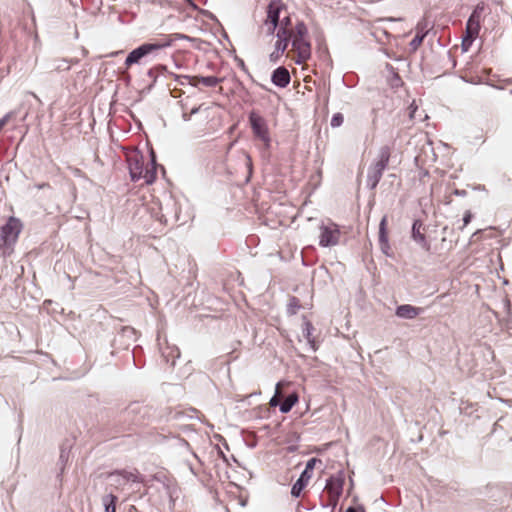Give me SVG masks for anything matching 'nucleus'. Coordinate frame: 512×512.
<instances>
[{
  "instance_id": "39448f33",
  "label": "nucleus",
  "mask_w": 512,
  "mask_h": 512,
  "mask_svg": "<svg viewBox=\"0 0 512 512\" xmlns=\"http://www.w3.org/2000/svg\"><path fill=\"white\" fill-rule=\"evenodd\" d=\"M169 45L170 42L144 43L138 48L131 51L124 62V70L122 71L123 78L127 80L130 79L128 70L131 68L132 65L140 64L145 56L156 51H159L160 49L167 47Z\"/></svg>"
},
{
  "instance_id": "a878e982",
  "label": "nucleus",
  "mask_w": 512,
  "mask_h": 512,
  "mask_svg": "<svg viewBox=\"0 0 512 512\" xmlns=\"http://www.w3.org/2000/svg\"><path fill=\"white\" fill-rule=\"evenodd\" d=\"M298 402V396L295 393H290V410Z\"/></svg>"
},
{
  "instance_id": "473e14b6",
  "label": "nucleus",
  "mask_w": 512,
  "mask_h": 512,
  "mask_svg": "<svg viewBox=\"0 0 512 512\" xmlns=\"http://www.w3.org/2000/svg\"><path fill=\"white\" fill-rule=\"evenodd\" d=\"M294 300H295L294 298H293V299H290V302H289V305H290V306L294 305V303H293V302H294Z\"/></svg>"
},
{
  "instance_id": "9d476101",
  "label": "nucleus",
  "mask_w": 512,
  "mask_h": 512,
  "mask_svg": "<svg viewBox=\"0 0 512 512\" xmlns=\"http://www.w3.org/2000/svg\"><path fill=\"white\" fill-rule=\"evenodd\" d=\"M483 9L484 6L478 4L469 17L466 25V36L463 38V46L470 45L472 41L478 36Z\"/></svg>"
},
{
  "instance_id": "4468645a",
  "label": "nucleus",
  "mask_w": 512,
  "mask_h": 512,
  "mask_svg": "<svg viewBox=\"0 0 512 512\" xmlns=\"http://www.w3.org/2000/svg\"><path fill=\"white\" fill-rule=\"evenodd\" d=\"M426 228L421 220H415L412 226V238L426 252L431 250L430 242L425 235Z\"/></svg>"
},
{
  "instance_id": "c756f323",
  "label": "nucleus",
  "mask_w": 512,
  "mask_h": 512,
  "mask_svg": "<svg viewBox=\"0 0 512 512\" xmlns=\"http://www.w3.org/2000/svg\"><path fill=\"white\" fill-rule=\"evenodd\" d=\"M384 20L395 21L396 19H394V18H386V19L378 18V19L375 20V23H379V22L384 21Z\"/></svg>"
},
{
  "instance_id": "0eeeda50",
  "label": "nucleus",
  "mask_w": 512,
  "mask_h": 512,
  "mask_svg": "<svg viewBox=\"0 0 512 512\" xmlns=\"http://www.w3.org/2000/svg\"><path fill=\"white\" fill-rule=\"evenodd\" d=\"M249 123L254 137L260 140L265 147H269L271 139L266 120L258 112L251 111Z\"/></svg>"
},
{
  "instance_id": "9b49d317",
  "label": "nucleus",
  "mask_w": 512,
  "mask_h": 512,
  "mask_svg": "<svg viewBox=\"0 0 512 512\" xmlns=\"http://www.w3.org/2000/svg\"><path fill=\"white\" fill-rule=\"evenodd\" d=\"M300 330L301 333L297 334L298 342L300 344H304V346L309 348L310 350L316 351L318 346L316 338L313 335L315 329L312 326L311 322H309L306 319H303L300 323Z\"/></svg>"
},
{
  "instance_id": "a211bd4d",
  "label": "nucleus",
  "mask_w": 512,
  "mask_h": 512,
  "mask_svg": "<svg viewBox=\"0 0 512 512\" xmlns=\"http://www.w3.org/2000/svg\"><path fill=\"white\" fill-rule=\"evenodd\" d=\"M117 496L113 494L105 495L102 498L103 505L105 507V512H116V502Z\"/></svg>"
},
{
  "instance_id": "f3484780",
  "label": "nucleus",
  "mask_w": 512,
  "mask_h": 512,
  "mask_svg": "<svg viewBox=\"0 0 512 512\" xmlns=\"http://www.w3.org/2000/svg\"><path fill=\"white\" fill-rule=\"evenodd\" d=\"M272 82L279 87H285L288 84V70L284 66L277 68L272 75Z\"/></svg>"
},
{
  "instance_id": "c85d7f7f",
  "label": "nucleus",
  "mask_w": 512,
  "mask_h": 512,
  "mask_svg": "<svg viewBox=\"0 0 512 512\" xmlns=\"http://www.w3.org/2000/svg\"><path fill=\"white\" fill-rule=\"evenodd\" d=\"M278 403H279V399H278L277 395H275V396L270 400V405H271L272 407H275V406H277V405H278Z\"/></svg>"
},
{
  "instance_id": "b1692460",
  "label": "nucleus",
  "mask_w": 512,
  "mask_h": 512,
  "mask_svg": "<svg viewBox=\"0 0 512 512\" xmlns=\"http://www.w3.org/2000/svg\"><path fill=\"white\" fill-rule=\"evenodd\" d=\"M423 38H424V35H419V33H417V35L414 37V39L412 40L411 44L414 46V47H417L419 46L422 41H423Z\"/></svg>"
},
{
  "instance_id": "2eb2a0df",
  "label": "nucleus",
  "mask_w": 512,
  "mask_h": 512,
  "mask_svg": "<svg viewBox=\"0 0 512 512\" xmlns=\"http://www.w3.org/2000/svg\"><path fill=\"white\" fill-rule=\"evenodd\" d=\"M387 216H383L379 225V245L381 251L386 255L391 257L393 255L392 248L389 243V236L387 230Z\"/></svg>"
},
{
  "instance_id": "5701e85b",
  "label": "nucleus",
  "mask_w": 512,
  "mask_h": 512,
  "mask_svg": "<svg viewBox=\"0 0 512 512\" xmlns=\"http://www.w3.org/2000/svg\"><path fill=\"white\" fill-rule=\"evenodd\" d=\"M282 55V51L275 48V50L270 54V60L273 62H277Z\"/></svg>"
},
{
  "instance_id": "7ed1b4c3",
  "label": "nucleus",
  "mask_w": 512,
  "mask_h": 512,
  "mask_svg": "<svg viewBox=\"0 0 512 512\" xmlns=\"http://www.w3.org/2000/svg\"><path fill=\"white\" fill-rule=\"evenodd\" d=\"M280 8L274 4H270L268 8V15L266 25L268 30L274 31L277 25L280 23V28L277 32L278 40L276 41L275 48L282 51V54L288 47V16H284L280 19Z\"/></svg>"
},
{
  "instance_id": "f257e3e1",
  "label": "nucleus",
  "mask_w": 512,
  "mask_h": 512,
  "mask_svg": "<svg viewBox=\"0 0 512 512\" xmlns=\"http://www.w3.org/2000/svg\"><path fill=\"white\" fill-rule=\"evenodd\" d=\"M131 179L138 181L144 179L146 184H152L157 177V165L155 155L152 152L151 160L145 164L144 156L140 153H133L127 157Z\"/></svg>"
},
{
  "instance_id": "7c9ffc66",
  "label": "nucleus",
  "mask_w": 512,
  "mask_h": 512,
  "mask_svg": "<svg viewBox=\"0 0 512 512\" xmlns=\"http://www.w3.org/2000/svg\"><path fill=\"white\" fill-rule=\"evenodd\" d=\"M346 512H363V511H361V510H359L357 508H354V507H350V508L347 509Z\"/></svg>"
},
{
  "instance_id": "6ab92c4d",
  "label": "nucleus",
  "mask_w": 512,
  "mask_h": 512,
  "mask_svg": "<svg viewBox=\"0 0 512 512\" xmlns=\"http://www.w3.org/2000/svg\"><path fill=\"white\" fill-rule=\"evenodd\" d=\"M197 79L199 82L208 87L216 86L219 82L218 78L215 76L199 77Z\"/></svg>"
},
{
  "instance_id": "ddd939ff",
  "label": "nucleus",
  "mask_w": 512,
  "mask_h": 512,
  "mask_svg": "<svg viewBox=\"0 0 512 512\" xmlns=\"http://www.w3.org/2000/svg\"><path fill=\"white\" fill-rule=\"evenodd\" d=\"M108 477H114L116 485H124L126 483L132 482L137 483L141 481L140 473L137 469H134L132 471L128 470H115L113 472H110L108 474Z\"/></svg>"
},
{
  "instance_id": "f8f14e48",
  "label": "nucleus",
  "mask_w": 512,
  "mask_h": 512,
  "mask_svg": "<svg viewBox=\"0 0 512 512\" xmlns=\"http://www.w3.org/2000/svg\"><path fill=\"white\" fill-rule=\"evenodd\" d=\"M317 462L318 460L316 458H312L307 462L304 471L301 473L299 479L296 481L290 491L293 496L299 497L301 495L302 491L312 478L313 469Z\"/></svg>"
},
{
  "instance_id": "2f4dec72",
  "label": "nucleus",
  "mask_w": 512,
  "mask_h": 512,
  "mask_svg": "<svg viewBox=\"0 0 512 512\" xmlns=\"http://www.w3.org/2000/svg\"><path fill=\"white\" fill-rule=\"evenodd\" d=\"M154 72H155V69H150L148 72L149 76H151V77L154 76Z\"/></svg>"
},
{
  "instance_id": "20e7f679",
  "label": "nucleus",
  "mask_w": 512,
  "mask_h": 512,
  "mask_svg": "<svg viewBox=\"0 0 512 512\" xmlns=\"http://www.w3.org/2000/svg\"><path fill=\"white\" fill-rule=\"evenodd\" d=\"M393 146L383 145L377 154L375 160L371 163L367 173V184L371 189L376 188L380 182L383 172L388 166L392 155Z\"/></svg>"
},
{
  "instance_id": "cd10ccee",
  "label": "nucleus",
  "mask_w": 512,
  "mask_h": 512,
  "mask_svg": "<svg viewBox=\"0 0 512 512\" xmlns=\"http://www.w3.org/2000/svg\"><path fill=\"white\" fill-rule=\"evenodd\" d=\"M409 110H410V118L413 119L414 113L417 110V106H414V102L409 106Z\"/></svg>"
},
{
  "instance_id": "412c9836",
  "label": "nucleus",
  "mask_w": 512,
  "mask_h": 512,
  "mask_svg": "<svg viewBox=\"0 0 512 512\" xmlns=\"http://www.w3.org/2000/svg\"><path fill=\"white\" fill-rule=\"evenodd\" d=\"M344 117L341 113H335L331 118V126L333 128L339 127L343 124Z\"/></svg>"
},
{
  "instance_id": "423d86ee",
  "label": "nucleus",
  "mask_w": 512,
  "mask_h": 512,
  "mask_svg": "<svg viewBox=\"0 0 512 512\" xmlns=\"http://www.w3.org/2000/svg\"><path fill=\"white\" fill-rule=\"evenodd\" d=\"M21 230V221L10 217L7 223L0 228V249L11 248L17 242Z\"/></svg>"
},
{
  "instance_id": "dca6fc26",
  "label": "nucleus",
  "mask_w": 512,
  "mask_h": 512,
  "mask_svg": "<svg viewBox=\"0 0 512 512\" xmlns=\"http://www.w3.org/2000/svg\"><path fill=\"white\" fill-rule=\"evenodd\" d=\"M422 312V308L409 304L400 305L396 309V315L404 319H413Z\"/></svg>"
},
{
  "instance_id": "72a5a7b5",
  "label": "nucleus",
  "mask_w": 512,
  "mask_h": 512,
  "mask_svg": "<svg viewBox=\"0 0 512 512\" xmlns=\"http://www.w3.org/2000/svg\"><path fill=\"white\" fill-rule=\"evenodd\" d=\"M280 386H281V383H278V384H277V392L279 391Z\"/></svg>"
},
{
  "instance_id": "f03ea898",
  "label": "nucleus",
  "mask_w": 512,
  "mask_h": 512,
  "mask_svg": "<svg viewBox=\"0 0 512 512\" xmlns=\"http://www.w3.org/2000/svg\"><path fill=\"white\" fill-rule=\"evenodd\" d=\"M290 40H292L293 55L290 58L296 63L303 64L311 56V45L308 40V30L303 23L296 25L295 30L290 29Z\"/></svg>"
},
{
  "instance_id": "393cba45",
  "label": "nucleus",
  "mask_w": 512,
  "mask_h": 512,
  "mask_svg": "<svg viewBox=\"0 0 512 512\" xmlns=\"http://www.w3.org/2000/svg\"><path fill=\"white\" fill-rule=\"evenodd\" d=\"M472 219V214L470 211H466L465 214H464V217H463V227L464 228L465 226H467L470 221Z\"/></svg>"
},
{
  "instance_id": "4be33fe9",
  "label": "nucleus",
  "mask_w": 512,
  "mask_h": 512,
  "mask_svg": "<svg viewBox=\"0 0 512 512\" xmlns=\"http://www.w3.org/2000/svg\"><path fill=\"white\" fill-rule=\"evenodd\" d=\"M243 155H244V162H245V166L247 167V170H248V174H249V175H251V173H252V168H253L252 158H251V156H250L248 153H246V152H244V153H243Z\"/></svg>"
},
{
  "instance_id": "6e6552de",
  "label": "nucleus",
  "mask_w": 512,
  "mask_h": 512,
  "mask_svg": "<svg viewBox=\"0 0 512 512\" xmlns=\"http://www.w3.org/2000/svg\"><path fill=\"white\" fill-rule=\"evenodd\" d=\"M342 233L339 226L333 222L319 227V245L322 247L336 246L340 243Z\"/></svg>"
},
{
  "instance_id": "aec40b11",
  "label": "nucleus",
  "mask_w": 512,
  "mask_h": 512,
  "mask_svg": "<svg viewBox=\"0 0 512 512\" xmlns=\"http://www.w3.org/2000/svg\"><path fill=\"white\" fill-rule=\"evenodd\" d=\"M208 108H203V105H199L198 107H195L193 108L190 112H183L182 113V119L184 121H190L191 120V117L192 115L198 113V112H202V111H207Z\"/></svg>"
},
{
  "instance_id": "bb28decb",
  "label": "nucleus",
  "mask_w": 512,
  "mask_h": 512,
  "mask_svg": "<svg viewBox=\"0 0 512 512\" xmlns=\"http://www.w3.org/2000/svg\"><path fill=\"white\" fill-rule=\"evenodd\" d=\"M280 410L282 412H288V398L284 399L281 403Z\"/></svg>"
},
{
  "instance_id": "1a4fd4ad",
  "label": "nucleus",
  "mask_w": 512,
  "mask_h": 512,
  "mask_svg": "<svg viewBox=\"0 0 512 512\" xmlns=\"http://www.w3.org/2000/svg\"><path fill=\"white\" fill-rule=\"evenodd\" d=\"M344 483L345 478L343 473L333 475L327 480L325 491L328 495L329 505L333 507L337 505L343 491Z\"/></svg>"
}]
</instances>
